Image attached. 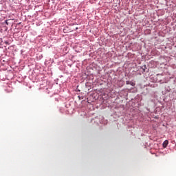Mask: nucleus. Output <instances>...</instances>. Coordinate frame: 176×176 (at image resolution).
Masks as SVG:
<instances>
[{
  "mask_svg": "<svg viewBox=\"0 0 176 176\" xmlns=\"http://www.w3.org/2000/svg\"><path fill=\"white\" fill-rule=\"evenodd\" d=\"M168 145V140H165L163 142V148H167V146Z\"/></svg>",
  "mask_w": 176,
  "mask_h": 176,
  "instance_id": "f257e3e1",
  "label": "nucleus"
},
{
  "mask_svg": "<svg viewBox=\"0 0 176 176\" xmlns=\"http://www.w3.org/2000/svg\"><path fill=\"white\" fill-rule=\"evenodd\" d=\"M6 43H7V44H8V41H6Z\"/></svg>",
  "mask_w": 176,
  "mask_h": 176,
  "instance_id": "20e7f679",
  "label": "nucleus"
},
{
  "mask_svg": "<svg viewBox=\"0 0 176 176\" xmlns=\"http://www.w3.org/2000/svg\"><path fill=\"white\" fill-rule=\"evenodd\" d=\"M6 24H7V25H9V23H8V21H6Z\"/></svg>",
  "mask_w": 176,
  "mask_h": 176,
  "instance_id": "7ed1b4c3",
  "label": "nucleus"
},
{
  "mask_svg": "<svg viewBox=\"0 0 176 176\" xmlns=\"http://www.w3.org/2000/svg\"><path fill=\"white\" fill-rule=\"evenodd\" d=\"M126 85H131V86H135V83L134 82H132V81H126Z\"/></svg>",
  "mask_w": 176,
  "mask_h": 176,
  "instance_id": "f03ea898",
  "label": "nucleus"
}]
</instances>
